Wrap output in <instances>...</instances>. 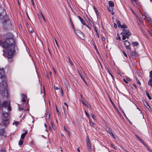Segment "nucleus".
<instances>
[{
  "label": "nucleus",
  "mask_w": 152,
  "mask_h": 152,
  "mask_svg": "<svg viewBox=\"0 0 152 152\" xmlns=\"http://www.w3.org/2000/svg\"><path fill=\"white\" fill-rule=\"evenodd\" d=\"M61 136L62 137H64V135L63 134H61Z\"/></svg>",
  "instance_id": "obj_59"
},
{
  "label": "nucleus",
  "mask_w": 152,
  "mask_h": 152,
  "mask_svg": "<svg viewBox=\"0 0 152 152\" xmlns=\"http://www.w3.org/2000/svg\"><path fill=\"white\" fill-rule=\"evenodd\" d=\"M87 144L88 146V149L90 151H91V145L90 143V141H87Z\"/></svg>",
  "instance_id": "obj_17"
},
{
  "label": "nucleus",
  "mask_w": 152,
  "mask_h": 152,
  "mask_svg": "<svg viewBox=\"0 0 152 152\" xmlns=\"http://www.w3.org/2000/svg\"><path fill=\"white\" fill-rule=\"evenodd\" d=\"M55 42H56V45L58 47H59V46L58 45V44L57 43V42L56 40V39H55Z\"/></svg>",
  "instance_id": "obj_40"
},
{
  "label": "nucleus",
  "mask_w": 152,
  "mask_h": 152,
  "mask_svg": "<svg viewBox=\"0 0 152 152\" xmlns=\"http://www.w3.org/2000/svg\"><path fill=\"white\" fill-rule=\"evenodd\" d=\"M19 124V123L18 121H15L12 124L15 125L16 126H17Z\"/></svg>",
  "instance_id": "obj_28"
},
{
  "label": "nucleus",
  "mask_w": 152,
  "mask_h": 152,
  "mask_svg": "<svg viewBox=\"0 0 152 152\" xmlns=\"http://www.w3.org/2000/svg\"><path fill=\"white\" fill-rule=\"evenodd\" d=\"M14 44L15 41L12 37L11 38L6 39L3 43L0 41V45L5 49L3 50L4 53L3 55L4 57L8 58H11L14 53Z\"/></svg>",
  "instance_id": "obj_1"
},
{
  "label": "nucleus",
  "mask_w": 152,
  "mask_h": 152,
  "mask_svg": "<svg viewBox=\"0 0 152 152\" xmlns=\"http://www.w3.org/2000/svg\"><path fill=\"white\" fill-rule=\"evenodd\" d=\"M82 102L83 104H84L85 106H87L89 108V107H90L91 108V107L90 106L89 104H88V103L87 102H84L83 101H82Z\"/></svg>",
  "instance_id": "obj_21"
},
{
  "label": "nucleus",
  "mask_w": 152,
  "mask_h": 152,
  "mask_svg": "<svg viewBox=\"0 0 152 152\" xmlns=\"http://www.w3.org/2000/svg\"><path fill=\"white\" fill-rule=\"evenodd\" d=\"M90 141V140H89V137L88 136H87V141Z\"/></svg>",
  "instance_id": "obj_51"
},
{
  "label": "nucleus",
  "mask_w": 152,
  "mask_h": 152,
  "mask_svg": "<svg viewBox=\"0 0 152 152\" xmlns=\"http://www.w3.org/2000/svg\"><path fill=\"white\" fill-rule=\"evenodd\" d=\"M85 25L86 26V27L87 28H88L89 29H90V28L89 27V26L88 25H86H86Z\"/></svg>",
  "instance_id": "obj_55"
},
{
  "label": "nucleus",
  "mask_w": 152,
  "mask_h": 152,
  "mask_svg": "<svg viewBox=\"0 0 152 152\" xmlns=\"http://www.w3.org/2000/svg\"><path fill=\"white\" fill-rule=\"evenodd\" d=\"M10 101H4L2 104V106L4 107L5 108H7L9 111L11 110L10 105Z\"/></svg>",
  "instance_id": "obj_4"
},
{
  "label": "nucleus",
  "mask_w": 152,
  "mask_h": 152,
  "mask_svg": "<svg viewBox=\"0 0 152 152\" xmlns=\"http://www.w3.org/2000/svg\"><path fill=\"white\" fill-rule=\"evenodd\" d=\"M52 127L53 128V129L55 130V126H54V125L53 124H52Z\"/></svg>",
  "instance_id": "obj_53"
},
{
  "label": "nucleus",
  "mask_w": 152,
  "mask_h": 152,
  "mask_svg": "<svg viewBox=\"0 0 152 152\" xmlns=\"http://www.w3.org/2000/svg\"><path fill=\"white\" fill-rule=\"evenodd\" d=\"M7 83L5 81L3 82L2 85L0 86V94L2 96L7 97L8 92L7 88Z\"/></svg>",
  "instance_id": "obj_2"
},
{
  "label": "nucleus",
  "mask_w": 152,
  "mask_h": 152,
  "mask_svg": "<svg viewBox=\"0 0 152 152\" xmlns=\"http://www.w3.org/2000/svg\"><path fill=\"white\" fill-rule=\"evenodd\" d=\"M31 0V1L32 3V4H33V5H34V1H33V0Z\"/></svg>",
  "instance_id": "obj_56"
},
{
  "label": "nucleus",
  "mask_w": 152,
  "mask_h": 152,
  "mask_svg": "<svg viewBox=\"0 0 152 152\" xmlns=\"http://www.w3.org/2000/svg\"><path fill=\"white\" fill-rule=\"evenodd\" d=\"M80 77L82 79V80H83V81H84L85 83H86L87 84V82L85 81L84 78V77H83L82 76V75H81L80 74Z\"/></svg>",
  "instance_id": "obj_27"
},
{
  "label": "nucleus",
  "mask_w": 152,
  "mask_h": 152,
  "mask_svg": "<svg viewBox=\"0 0 152 152\" xmlns=\"http://www.w3.org/2000/svg\"><path fill=\"white\" fill-rule=\"evenodd\" d=\"M94 9V11L97 15H98V12L97 10L96 9V8L95 7V6H94L93 7Z\"/></svg>",
  "instance_id": "obj_29"
},
{
  "label": "nucleus",
  "mask_w": 152,
  "mask_h": 152,
  "mask_svg": "<svg viewBox=\"0 0 152 152\" xmlns=\"http://www.w3.org/2000/svg\"><path fill=\"white\" fill-rule=\"evenodd\" d=\"M123 80L126 83H128V81H131L130 79L128 78H126V79H124Z\"/></svg>",
  "instance_id": "obj_24"
},
{
  "label": "nucleus",
  "mask_w": 152,
  "mask_h": 152,
  "mask_svg": "<svg viewBox=\"0 0 152 152\" xmlns=\"http://www.w3.org/2000/svg\"><path fill=\"white\" fill-rule=\"evenodd\" d=\"M124 45L127 50H130V44L129 41L127 40H125L124 41Z\"/></svg>",
  "instance_id": "obj_7"
},
{
  "label": "nucleus",
  "mask_w": 152,
  "mask_h": 152,
  "mask_svg": "<svg viewBox=\"0 0 152 152\" xmlns=\"http://www.w3.org/2000/svg\"><path fill=\"white\" fill-rule=\"evenodd\" d=\"M26 96L25 95L23 94L21 96V100L23 102H24L26 101Z\"/></svg>",
  "instance_id": "obj_16"
},
{
  "label": "nucleus",
  "mask_w": 152,
  "mask_h": 152,
  "mask_svg": "<svg viewBox=\"0 0 152 152\" xmlns=\"http://www.w3.org/2000/svg\"><path fill=\"white\" fill-rule=\"evenodd\" d=\"M109 6L111 7H113L114 6V3L111 1H110L108 3Z\"/></svg>",
  "instance_id": "obj_23"
},
{
  "label": "nucleus",
  "mask_w": 152,
  "mask_h": 152,
  "mask_svg": "<svg viewBox=\"0 0 152 152\" xmlns=\"http://www.w3.org/2000/svg\"><path fill=\"white\" fill-rule=\"evenodd\" d=\"M0 152H5V151L4 150H0Z\"/></svg>",
  "instance_id": "obj_54"
},
{
  "label": "nucleus",
  "mask_w": 152,
  "mask_h": 152,
  "mask_svg": "<svg viewBox=\"0 0 152 152\" xmlns=\"http://www.w3.org/2000/svg\"><path fill=\"white\" fill-rule=\"evenodd\" d=\"M64 104L65 105H66V106H67V108L68 109V105L67 104V103L66 102H64Z\"/></svg>",
  "instance_id": "obj_42"
},
{
  "label": "nucleus",
  "mask_w": 152,
  "mask_h": 152,
  "mask_svg": "<svg viewBox=\"0 0 152 152\" xmlns=\"http://www.w3.org/2000/svg\"><path fill=\"white\" fill-rule=\"evenodd\" d=\"M89 123L91 126H92L94 127L95 124L92 121L90 120Z\"/></svg>",
  "instance_id": "obj_26"
},
{
  "label": "nucleus",
  "mask_w": 152,
  "mask_h": 152,
  "mask_svg": "<svg viewBox=\"0 0 152 152\" xmlns=\"http://www.w3.org/2000/svg\"><path fill=\"white\" fill-rule=\"evenodd\" d=\"M133 86L134 87H135V88H136L137 87H136V86L135 84H133Z\"/></svg>",
  "instance_id": "obj_61"
},
{
  "label": "nucleus",
  "mask_w": 152,
  "mask_h": 152,
  "mask_svg": "<svg viewBox=\"0 0 152 152\" xmlns=\"http://www.w3.org/2000/svg\"><path fill=\"white\" fill-rule=\"evenodd\" d=\"M54 88L55 90H58L60 89V88L59 87H58L54 86Z\"/></svg>",
  "instance_id": "obj_34"
},
{
  "label": "nucleus",
  "mask_w": 152,
  "mask_h": 152,
  "mask_svg": "<svg viewBox=\"0 0 152 152\" xmlns=\"http://www.w3.org/2000/svg\"><path fill=\"white\" fill-rule=\"evenodd\" d=\"M91 115L92 118L94 119V120H96V116L93 114H91Z\"/></svg>",
  "instance_id": "obj_30"
},
{
  "label": "nucleus",
  "mask_w": 152,
  "mask_h": 152,
  "mask_svg": "<svg viewBox=\"0 0 152 152\" xmlns=\"http://www.w3.org/2000/svg\"><path fill=\"white\" fill-rule=\"evenodd\" d=\"M117 37L116 38V39H119L120 40H121V38L118 34H117Z\"/></svg>",
  "instance_id": "obj_36"
},
{
  "label": "nucleus",
  "mask_w": 152,
  "mask_h": 152,
  "mask_svg": "<svg viewBox=\"0 0 152 152\" xmlns=\"http://www.w3.org/2000/svg\"><path fill=\"white\" fill-rule=\"evenodd\" d=\"M56 113L58 114L59 113V110H58V109H57V107H56Z\"/></svg>",
  "instance_id": "obj_48"
},
{
  "label": "nucleus",
  "mask_w": 152,
  "mask_h": 152,
  "mask_svg": "<svg viewBox=\"0 0 152 152\" xmlns=\"http://www.w3.org/2000/svg\"><path fill=\"white\" fill-rule=\"evenodd\" d=\"M108 72H109V74H110V75L112 77L113 79H114V77L113 76V75L112 74L110 73V71H109V70H108Z\"/></svg>",
  "instance_id": "obj_35"
},
{
  "label": "nucleus",
  "mask_w": 152,
  "mask_h": 152,
  "mask_svg": "<svg viewBox=\"0 0 152 152\" xmlns=\"http://www.w3.org/2000/svg\"><path fill=\"white\" fill-rule=\"evenodd\" d=\"M144 145L145 146V147H146V148L148 150V149H149V148H148V147L147 146L146 144L145 145Z\"/></svg>",
  "instance_id": "obj_52"
},
{
  "label": "nucleus",
  "mask_w": 152,
  "mask_h": 152,
  "mask_svg": "<svg viewBox=\"0 0 152 152\" xmlns=\"http://www.w3.org/2000/svg\"><path fill=\"white\" fill-rule=\"evenodd\" d=\"M136 81L137 82V83L138 84H139V85L141 84L139 80L138 79L137 77H136Z\"/></svg>",
  "instance_id": "obj_31"
},
{
  "label": "nucleus",
  "mask_w": 152,
  "mask_h": 152,
  "mask_svg": "<svg viewBox=\"0 0 152 152\" xmlns=\"http://www.w3.org/2000/svg\"><path fill=\"white\" fill-rule=\"evenodd\" d=\"M132 45L133 47L137 46L138 45V43L137 42H133L132 43Z\"/></svg>",
  "instance_id": "obj_25"
},
{
  "label": "nucleus",
  "mask_w": 152,
  "mask_h": 152,
  "mask_svg": "<svg viewBox=\"0 0 152 152\" xmlns=\"http://www.w3.org/2000/svg\"><path fill=\"white\" fill-rule=\"evenodd\" d=\"M116 23H117L118 27L119 28H123L124 26L125 25H121L120 22V21L118 20H116Z\"/></svg>",
  "instance_id": "obj_11"
},
{
  "label": "nucleus",
  "mask_w": 152,
  "mask_h": 152,
  "mask_svg": "<svg viewBox=\"0 0 152 152\" xmlns=\"http://www.w3.org/2000/svg\"><path fill=\"white\" fill-rule=\"evenodd\" d=\"M23 141L22 140H20L19 142V145H21L23 144Z\"/></svg>",
  "instance_id": "obj_32"
},
{
  "label": "nucleus",
  "mask_w": 152,
  "mask_h": 152,
  "mask_svg": "<svg viewBox=\"0 0 152 152\" xmlns=\"http://www.w3.org/2000/svg\"><path fill=\"white\" fill-rule=\"evenodd\" d=\"M135 136L136 137V138L138 139V140H139L144 145H145V143L144 141L140 138L137 135H135Z\"/></svg>",
  "instance_id": "obj_13"
},
{
  "label": "nucleus",
  "mask_w": 152,
  "mask_h": 152,
  "mask_svg": "<svg viewBox=\"0 0 152 152\" xmlns=\"http://www.w3.org/2000/svg\"><path fill=\"white\" fill-rule=\"evenodd\" d=\"M152 71H151L150 72V75L149 77H152Z\"/></svg>",
  "instance_id": "obj_47"
},
{
  "label": "nucleus",
  "mask_w": 152,
  "mask_h": 152,
  "mask_svg": "<svg viewBox=\"0 0 152 152\" xmlns=\"http://www.w3.org/2000/svg\"><path fill=\"white\" fill-rule=\"evenodd\" d=\"M130 54L132 57H135L137 56V54L135 52L131 51L130 52Z\"/></svg>",
  "instance_id": "obj_19"
},
{
  "label": "nucleus",
  "mask_w": 152,
  "mask_h": 152,
  "mask_svg": "<svg viewBox=\"0 0 152 152\" xmlns=\"http://www.w3.org/2000/svg\"><path fill=\"white\" fill-rule=\"evenodd\" d=\"M102 41H105V38H104V37L103 36H102Z\"/></svg>",
  "instance_id": "obj_49"
},
{
  "label": "nucleus",
  "mask_w": 152,
  "mask_h": 152,
  "mask_svg": "<svg viewBox=\"0 0 152 152\" xmlns=\"http://www.w3.org/2000/svg\"><path fill=\"white\" fill-rule=\"evenodd\" d=\"M143 104L144 105L147 107L149 110H151V108L146 101H145L144 102Z\"/></svg>",
  "instance_id": "obj_10"
},
{
  "label": "nucleus",
  "mask_w": 152,
  "mask_h": 152,
  "mask_svg": "<svg viewBox=\"0 0 152 152\" xmlns=\"http://www.w3.org/2000/svg\"><path fill=\"white\" fill-rule=\"evenodd\" d=\"M24 109V108H23L22 107H19V110L20 111H21V110H23Z\"/></svg>",
  "instance_id": "obj_45"
},
{
  "label": "nucleus",
  "mask_w": 152,
  "mask_h": 152,
  "mask_svg": "<svg viewBox=\"0 0 152 152\" xmlns=\"http://www.w3.org/2000/svg\"><path fill=\"white\" fill-rule=\"evenodd\" d=\"M123 29V32H121V34H124L125 35H128V34H131L129 33L128 30L127 29V27L125 25L124 26L123 28H122Z\"/></svg>",
  "instance_id": "obj_5"
},
{
  "label": "nucleus",
  "mask_w": 152,
  "mask_h": 152,
  "mask_svg": "<svg viewBox=\"0 0 152 152\" xmlns=\"http://www.w3.org/2000/svg\"><path fill=\"white\" fill-rule=\"evenodd\" d=\"M146 94H147V96L148 97V98H149V99H151V97L148 94V93H147Z\"/></svg>",
  "instance_id": "obj_37"
},
{
  "label": "nucleus",
  "mask_w": 152,
  "mask_h": 152,
  "mask_svg": "<svg viewBox=\"0 0 152 152\" xmlns=\"http://www.w3.org/2000/svg\"><path fill=\"white\" fill-rule=\"evenodd\" d=\"M27 131H25L24 133L22 134L21 136V138L22 139H24L26 134L27 133Z\"/></svg>",
  "instance_id": "obj_18"
},
{
  "label": "nucleus",
  "mask_w": 152,
  "mask_h": 152,
  "mask_svg": "<svg viewBox=\"0 0 152 152\" xmlns=\"http://www.w3.org/2000/svg\"><path fill=\"white\" fill-rule=\"evenodd\" d=\"M148 151H149V152H152V151H151L150 149H148Z\"/></svg>",
  "instance_id": "obj_60"
},
{
  "label": "nucleus",
  "mask_w": 152,
  "mask_h": 152,
  "mask_svg": "<svg viewBox=\"0 0 152 152\" xmlns=\"http://www.w3.org/2000/svg\"><path fill=\"white\" fill-rule=\"evenodd\" d=\"M3 115L5 118H7L8 116V114L7 112H4L3 113Z\"/></svg>",
  "instance_id": "obj_22"
},
{
  "label": "nucleus",
  "mask_w": 152,
  "mask_h": 152,
  "mask_svg": "<svg viewBox=\"0 0 152 152\" xmlns=\"http://www.w3.org/2000/svg\"><path fill=\"white\" fill-rule=\"evenodd\" d=\"M114 26L115 28H116L117 27V25L116 23H114Z\"/></svg>",
  "instance_id": "obj_43"
},
{
  "label": "nucleus",
  "mask_w": 152,
  "mask_h": 152,
  "mask_svg": "<svg viewBox=\"0 0 152 152\" xmlns=\"http://www.w3.org/2000/svg\"><path fill=\"white\" fill-rule=\"evenodd\" d=\"M61 94L62 95V96H63V91L62 90V88H61Z\"/></svg>",
  "instance_id": "obj_50"
},
{
  "label": "nucleus",
  "mask_w": 152,
  "mask_h": 152,
  "mask_svg": "<svg viewBox=\"0 0 152 152\" xmlns=\"http://www.w3.org/2000/svg\"><path fill=\"white\" fill-rule=\"evenodd\" d=\"M34 32V31H33V30H32V31H30V33H33Z\"/></svg>",
  "instance_id": "obj_62"
},
{
  "label": "nucleus",
  "mask_w": 152,
  "mask_h": 152,
  "mask_svg": "<svg viewBox=\"0 0 152 152\" xmlns=\"http://www.w3.org/2000/svg\"><path fill=\"white\" fill-rule=\"evenodd\" d=\"M41 15H42V16L43 19V20L45 22H46V20H45V18L44 16L42 14H41Z\"/></svg>",
  "instance_id": "obj_38"
},
{
  "label": "nucleus",
  "mask_w": 152,
  "mask_h": 152,
  "mask_svg": "<svg viewBox=\"0 0 152 152\" xmlns=\"http://www.w3.org/2000/svg\"><path fill=\"white\" fill-rule=\"evenodd\" d=\"M150 77V79L149 80L148 82V83L152 87V76Z\"/></svg>",
  "instance_id": "obj_20"
},
{
  "label": "nucleus",
  "mask_w": 152,
  "mask_h": 152,
  "mask_svg": "<svg viewBox=\"0 0 152 152\" xmlns=\"http://www.w3.org/2000/svg\"><path fill=\"white\" fill-rule=\"evenodd\" d=\"M106 130L107 132L112 136L113 137L115 138V137L113 134L112 133V130L110 128H107Z\"/></svg>",
  "instance_id": "obj_8"
},
{
  "label": "nucleus",
  "mask_w": 152,
  "mask_h": 152,
  "mask_svg": "<svg viewBox=\"0 0 152 152\" xmlns=\"http://www.w3.org/2000/svg\"><path fill=\"white\" fill-rule=\"evenodd\" d=\"M111 145L113 148L115 149H116V147L114 145Z\"/></svg>",
  "instance_id": "obj_44"
},
{
  "label": "nucleus",
  "mask_w": 152,
  "mask_h": 152,
  "mask_svg": "<svg viewBox=\"0 0 152 152\" xmlns=\"http://www.w3.org/2000/svg\"><path fill=\"white\" fill-rule=\"evenodd\" d=\"M4 69L0 68V78H3L4 77Z\"/></svg>",
  "instance_id": "obj_9"
},
{
  "label": "nucleus",
  "mask_w": 152,
  "mask_h": 152,
  "mask_svg": "<svg viewBox=\"0 0 152 152\" xmlns=\"http://www.w3.org/2000/svg\"><path fill=\"white\" fill-rule=\"evenodd\" d=\"M78 18L80 20L82 24H83V25H86V22L85 20L82 18H81L80 16H78Z\"/></svg>",
  "instance_id": "obj_12"
},
{
  "label": "nucleus",
  "mask_w": 152,
  "mask_h": 152,
  "mask_svg": "<svg viewBox=\"0 0 152 152\" xmlns=\"http://www.w3.org/2000/svg\"><path fill=\"white\" fill-rule=\"evenodd\" d=\"M64 129L65 130V131H66L67 132H69V131H68L67 129L66 128L65 126H64Z\"/></svg>",
  "instance_id": "obj_46"
},
{
  "label": "nucleus",
  "mask_w": 152,
  "mask_h": 152,
  "mask_svg": "<svg viewBox=\"0 0 152 152\" xmlns=\"http://www.w3.org/2000/svg\"><path fill=\"white\" fill-rule=\"evenodd\" d=\"M69 62L71 64V65H73V63L72 61L70 59V58L69 57Z\"/></svg>",
  "instance_id": "obj_33"
},
{
  "label": "nucleus",
  "mask_w": 152,
  "mask_h": 152,
  "mask_svg": "<svg viewBox=\"0 0 152 152\" xmlns=\"http://www.w3.org/2000/svg\"><path fill=\"white\" fill-rule=\"evenodd\" d=\"M144 16L150 24H152V21L149 15L146 13H145Z\"/></svg>",
  "instance_id": "obj_6"
},
{
  "label": "nucleus",
  "mask_w": 152,
  "mask_h": 152,
  "mask_svg": "<svg viewBox=\"0 0 152 152\" xmlns=\"http://www.w3.org/2000/svg\"><path fill=\"white\" fill-rule=\"evenodd\" d=\"M75 34L80 38L85 40V36L83 33L81 32L79 30H76L75 31Z\"/></svg>",
  "instance_id": "obj_3"
},
{
  "label": "nucleus",
  "mask_w": 152,
  "mask_h": 152,
  "mask_svg": "<svg viewBox=\"0 0 152 152\" xmlns=\"http://www.w3.org/2000/svg\"><path fill=\"white\" fill-rule=\"evenodd\" d=\"M131 35V34H128V35H123L122 39L124 40H125L126 38L129 39V37Z\"/></svg>",
  "instance_id": "obj_15"
},
{
  "label": "nucleus",
  "mask_w": 152,
  "mask_h": 152,
  "mask_svg": "<svg viewBox=\"0 0 152 152\" xmlns=\"http://www.w3.org/2000/svg\"><path fill=\"white\" fill-rule=\"evenodd\" d=\"M95 30L96 33L98 32L97 31V30L96 29V27H95Z\"/></svg>",
  "instance_id": "obj_57"
},
{
  "label": "nucleus",
  "mask_w": 152,
  "mask_h": 152,
  "mask_svg": "<svg viewBox=\"0 0 152 152\" xmlns=\"http://www.w3.org/2000/svg\"><path fill=\"white\" fill-rule=\"evenodd\" d=\"M85 113L86 114V116H87V117L88 118H90V116H89V115H88V113L87 112L85 111Z\"/></svg>",
  "instance_id": "obj_39"
},
{
  "label": "nucleus",
  "mask_w": 152,
  "mask_h": 152,
  "mask_svg": "<svg viewBox=\"0 0 152 152\" xmlns=\"http://www.w3.org/2000/svg\"><path fill=\"white\" fill-rule=\"evenodd\" d=\"M122 53H123V54H124V55L126 57H127V55L126 53L124 51H122Z\"/></svg>",
  "instance_id": "obj_41"
},
{
  "label": "nucleus",
  "mask_w": 152,
  "mask_h": 152,
  "mask_svg": "<svg viewBox=\"0 0 152 152\" xmlns=\"http://www.w3.org/2000/svg\"><path fill=\"white\" fill-rule=\"evenodd\" d=\"M113 9H112V8H110V11H113Z\"/></svg>",
  "instance_id": "obj_64"
},
{
  "label": "nucleus",
  "mask_w": 152,
  "mask_h": 152,
  "mask_svg": "<svg viewBox=\"0 0 152 152\" xmlns=\"http://www.w3.org/2000/svg\"><path fill=\"white\" fill-rule=\"evenodd\" d=\"M8 124V120L7 119H5L3 121V122L2 123V124L4 125V126H6Z\"/></svg>",
  "instance_id": "obj_14"
},
{
  "label": "nucleus",
  "mask_w": 152,
  "mask_h": 152,
  "mask_svg": "<svg viewBox=\"0 0 152 152\" xmlns=\"http://www.w3.org/2000/svg\"><path fill=\"white\" fill-rule=\"evenodd\" d=\"M88 20L90 22L91 21V20L89 18H88Z\"/></svg>",
  "instance_id": "obj_58"
},
{
  "label": "nucleus",
  "mask_w": 152,
  "mask_h": 152,
  "mask_svg": "<svg viewBox=\"0 0 152 152\" xmlns=\"http://www.w3.org/2000/svg\"><path fill=\"white\" fill-rule=\"evenodd\" d=\"M118 73H119V74L121 76H122V74H121V73L120 72H119Z\"/></svg>",
  "instance_id": "obj_63"
}]
</instances>
